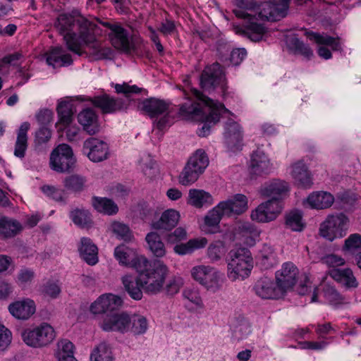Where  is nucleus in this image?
Returning <instances> with one entry per match:
<instances>
[{"label": "nucleus", "instance_id": "obj_1", "mask_svg": "<svg viewBox=\"0 0 361 361\" xmlns=\"http://www.w3.org/2000/svg\"><path fill=\"white\" fill-rule=\"evenodd\" d=\"M281 4L274 2H263L257 5L255 0H235L238 8L233 11L238 18L244 20L243 27L234 26L236 34L247 37L251 41L259 42L262 39L267 32L263 24L259 20L274 21L283 17V11L288 8L290 0H281Z\"/></svg>", "mask_w": 361, "mask_h": 361}, {"label": "nucleus", "instance_id": "obj_2", "mask_svg": "<svg viewBox=\"0 0 361 361\" xmlns=\"http://www.w3.org/2000/svg\"><path fill=\"white\" fill-rule=\"evenodd\" d=\"M54 25L63 35L67 49L73 53L81 56L85 53L84 48L87 47L99 58L108 54L109 49L96 39L94 24L83 16L61 14Z\"/></svg>", "mask_w": 361, "mask_h": 361}, {"label": "nucleus", "instance_id": "obj_3", "mask_svg": "<svg viewBox=\"0 0 361 361\" xmlns=\"http://www.w3.org/2000/svg\"><path fill=\"white\" fill-rule=\"evenodd\" d=\"M188 101L180 107V114L187 120L203 123L198 130L201 137L207 136L212 125L216 123L221 114L228 112L224 105L204 96L195 88H190V93L184 90Z\"/></svg>", "mask_w": 361, "mask_h": 361}, {"label": "nucleus", "instance_id": "obj_4", "mask_svg": "<svg viewBox=\"0 0 361 361\" xmlns=\"http://www.w3.org/2000/svg\"><path fill=\"white\" fill-rule=\"evenodd\" d=\"M132 266L139 274V280L145 293L157 295L162 291L169 274V269L163 261H149L146 257H140L135 259Z\"/></svg>", "mask_w": 361, "mask_h": 361}, {"label": "nucleus", "instance_id": "obj_5", "mask_svg": "<svg viewBox=\"0 0 361 361\" xmlns=\"http://www.w3.org/2000/svg\"><path fill=\"white\" fill-rule=\"evenodd\" d=\"M253 268V259L250 251L245 247L231 250L227 264L228 278L235 281L247 278Z\"/></svg>", "mask_w": 361, "mask_h": 361}, {"label": "nucleus", "instance_id": "obj_6", "mask_svg": "<svg viewBox=\"0 0 361 361\" xmlns=\"http://www.w3.org/2000/svg\"><path fill=\"white\" fill-rule=\"evenodd\" d=\"M209 165V158L202 149H197L188 159L178 177L179 183L185 186L197 180Z\"/></svg>", "mask_w": 361, "mask_h": 361}, {"label": "nucleus", "instance_id": "obj_7", "mask_svg": "<svg viewBox=\"0 0 361 361\" xmlns=\"http://www.w3.org/2000/svg\"><path fill=\"white\" fill-rule=\"evenodd\" d=\"M190 272L192 279L209 291L216 292L222 286L224 274L213 267L197 265L192 268Z\"/></svg>", "mask_w": 361, "mask_h": 361}, {"label": "nucleus", "instance_id": "obj_8", "mask_svg": "<svg viewBox=\"0 0 361 361\" xmlns=\"http://www.w3.org/2000/svg\"><path fill=\"white\" fill-rule=\"evenodd\" d=\"M349 219L343 213L329 215L319 228V233L323 238L333 241L344 237L348 229Z\"/></svg>", "mask_w": 361, "mask_h": 361}, {"label": "nucleus", "instance_id": "obj_9", "mask_svg": "<svg viewBox=\"0 0 361 361\" xmlns=\"http://www.w3.org/2000/svg\"><path fill=\"white\" fill-rule=\"evenodd\" d=\"M54 329L47 323H42L22 333L23 341L33 348H42L49 345L56 338Z\"/></svg>", "mask_w": 361, "mask_h": 361}, {"label": "nucleus", "instance_id": "obj_10", "mask_svg": "<svg viewBox=\"0 0 361 361\" xmlns=\"http://www.w3.org/2000/svg\"><path fill=\"white\" fill-rule=\"evenodd\" d=\"M140 108L144 114L151 118L162 116L155 123L158 129L163 130L169 124L170 103L156 98H149L143 100Z\"/></svg>", "mask_w": 361, "mask_h": 361}, {"label": "nucleus", "instance_id": "obj_11", "mask_svg": "<svg viewBox=\"0 0 361 361\" xmlns=\"http://www.w3.org/2000/svg\"><path fill=\"white\" fill-rule=\"evenodd\" d=\"M102 25L109 30L107 33L111 45L117 50L129 54L134 46L130 33L120 23L103 22Z\"/></svg>", "mask_w": 361, "mask_h": 361}, {"label": "nucleus", "instance_id": "obj_12", "mask_svg": "<svg viewBox=\"0 0 361 361\" xmlns=\"http://www.w3.org/2000/svg\"><path fill=\"white\" fill-rule=\"evenodd\" d=\"M76 163L72 148L67 144L59 145L50 155L49 165L52 170L59 173H69Z\"/></svg>", "mask_w": 361, "mask_h": 361}, {"label": "nucleus", "instance_id": "obj_13", "mask_svg": "<svg viewBox=\"0 0 361 361\" xmlns=\"http://www.w3.org/2000/svg\"><path fill=\"white\" fill-rule=\"evenodd\" d=\"M200 85L206 91L214 90L219 86L225 91V78L220 64L215 63L205 67L200 76Z\"/></svg>", "mask_w": 361, "mask_h": 361}, {"label": "nucleus", "instance_id": "obj_14", "mask_svg": "<svg viewBox=\"0 0 361 361\" xmlns=\"http://www.w3.org/2000/svg\"><path fill=\"white\" fill-rule=\"evenodd\" d=\"M282 205L276 200H268L252 212L251 219L260 223H267L275 220L281 212Z\"/></svg>", "mask_w": 361, "mask_h": 361}, {"label": "nucleus", "instance_id": "obj_15", "mask_svg": "<svg viewBox=\"0 0 361 361\" xmlns=\"http://www.w3.org/2000/svg\"><path fill=\"white\" fill-rule=\"evenodd\" d=\"M130 324V314L122 312L106 314L104 317L100 327L105 331H116L126 334L128 332Z\"/></svg>", "mask_w": 361, "mask_h": 361}, {"label": "nucleus", "instance_id": "obj_16", "mask_svg": "<svg viewBox=\"0 0 361 361\" xmlns=\"http://www.w3.org/2000/svg\"><path fill=\"white\" fill-rule=\"evenodd\" d=\"M298 274V269L290 262L283 263L281 268L276 272V284L283 294L293 288Z\"/></svg>", "mask_w": 361, "mask_h": 361}, {"label": "nucleus", "instance_id": "obj_17", "mask_svg": "<svg viewBox=\"0 0 361 361\" xmlns=\"http://www.w3.org/2000/svg\"><path fill=\"white\" fill-rule=\"evenodd\" d=\"M83 153L93 162H100L109 157V146L96 137H90L83 143Z\"/></svg>", "mask_w": 361, "mask_h": 361}, {"label": "nucleus", "instance_id": "obj_18", "mask_svg": "<svg viewBox=\"0 0 361 361\" xmlns=\"http://www.w3.org/2000/svg\"><path fill=\"white\" fill-rule=\"evenodd\" d=\"M290 191L288 183L281 179H273L265 182L259 188V193L264 197L280 201L288 196Z\"/></svg>", "mask_w": 361, "mask_h": 361}, {"label": "nucleus", "instance_id": "obj_19", "mask_svg": "<svg viewBox=\"0 0 361 361\" xmlns=\"http://www.w3.org/2000/svg\"><path fill=\"white\" fill-rule=\"evenodd\" d=\"M92 105L99 109L103 114H113L127 108L128 102L120 98H114L109 94L90 98Z\"/></svg>", "mask_w": 361, "mask_h": 361}, {"label": "nucleus", "instance_id": "obj_20", "mask_svg": "<svg viewBox=\"0 0 361 361\" xmlns=\"http://www.w3.org/2000/svg\"><path fill=\"white\" fill-rule=\"evenodd\" d=\"M122 304L123 300L121 297L111 293L104 294L91 305L90 311L95 314L113 312L121 307Z\"/></svg>", "mask_w": 361, "mask_h": 361}, {"label": "nucleus", "instance_id": "obj_21", "mask_svg": "<svg viewBox=\"0 0 361 361\" xmlns=\"http://www.w3.org/2000/svg\"><path fill=\"white\" fill-rule=\"evenodd\" d=\"M250 172L255 176H263L271 173L273 164L269 158L262 151H256L251 156Z\"/></svg>", "mask_w": 361, "mask_h": 361}, {"label": "nucleus", "instance_id": "obj_22", "mask_svg": "<svg viewBox=\"0 0 361 361\" xmlns=\"http://www.w3.org/2000/svg\"><path fill=\"white\" fill-rule=\"evenodd\" d=\"M254 290L263 299H276L283 295L280 288L269 278H262L257 281Z\"/></svg>", "mask_w": 361, "mask_h": 361}, {"label": "nucleus", "instance_id": "obj_23", "mask_svg": "<svg viewBox=\"0 0 361 361\" xmlns=\"http://www.w3.org/2000/svg\"><path fill=\"white\" fill-rule=\"evenodd\" d=\"M78 121L82 126L83 130L90 135L100 131L98 116L90 108L85 109L78 114Z\"/></svg>", "mask_w": 361, "mask_h": 361}, {"label": "nucleus", "instance_id": "obj_24", "mask_svg": "<svg viewBox=\"0 0 361 361\" xmlns=\"http://www.w3.org/2000/svg\"><path fill=\"white\" fill-rule=\"evenodd\" d=\"M46 61L48 65L56 67L68 66L73 63L71 54L62 47H54L46 54Z\"/></svg>", "mask_w": 361, "mask_h": 361}, {"label": "nucleus", "instance_id": "obj_25", "mask_svg": "<svg viewBox=\"0 0 361 361\" xmlns=\"http://www.w3.org/2000/svg\"><path fill=\"white\" fill-rule=\"evenodd\" d=\"M8 310L14 317L25 320L35 312L36 307L32 300L24 299L11 303Z\"/></svg>", "mask_w": 361, "mask_h": 361}, {"label": "nucleus", "instance_id": "obj_26", "mask_svg": "<svg viewBox=\"0 0 361 361\" xmlns=\"http://www.w3.org/2000/svg\"><path fill=\"white\" fill-rule=\"evenodd\" d=\"M290 168L291 176L298 186L304 188H309L312 186L311 174L303 161H297L292 164Z\"/></svg>", "mask_w": 361, "mask_h": 361}, {"label": "nucleus", "instance_id": "obj_27", "mask_svg": "<svg viewBox=\"0 0 361 361\" xmlns=\"http://www.w3.org/2000/svg\"><path fill=\"white\" fill-rule=\"evenodd\" d=\"M219 203L223 207V212L226 213L227 216L242 214L247 209V199L242 194H237L233 198Z\"/></svg>", "mask_w": 361, "mask_h": 361}, {"label": "nucleus", "instance_id": "obj_28", "mask_svg": "<svg viewBox=\"0 0 361 361\" xmlns=\"http://www.w3.org/2000/svg\"><path fill=\"white\" fill-rule=\"evenodd\" d=\"M179 219V212L175 209H169L162 213L159 219L152 221L151 226L156 230L169 231L178 224Z\"/></svg>", "mask_w": 361, "mask_h": 361}, {"label": "nucleus", "instance_id": "obj_29", "mask_svg": "<svg viewBox=\"0 0 361 361\" xmlns=\"http://www.w3.org/2000/svg\"><path fill=\"white\" fill-rule=\"evenodd\" d=\"M124 290L135 300H140L143 297L142 286L139 280V274L136 277L131 274H125L121 277Z\"/></svg>", "mask_w": 361, "mask_h": 361}, {"label": "nucleus", "instance_id": "obj_30", "mask_svg": "<svg viewBox=\"0 0 361 361\" xmlns=\"http://www.w3.org/2000/svg\"><path fill=\"white\" fill-rule=\"evenodd\" d=\"M334 202V196L327 192H312L306 199V204L312 209H324L330 207Z\"/></svg>", "mask_w": 361, "mask_h": 361}, {"label": "nucleus", "instance_id": "obj_31", "mask_svg": "<svg viewBox=\"0 0 361 361\" xmlns=\"http://www.w3.org/2000/svg\"><path fill=\"white\" fill-rule=\"evenodd\" d=\"M78 250L80 257L89 265H95L98 262L97 247L90 238H82Z\"/></svg>", "mask_w": 361, "mask_h": 361}, {"label": "nucleus", "instance_id": "obj_32", "mask_svg": "<svg viewBox=\"0 0 361 361\" xmlns=\"http://www.w3.org/2000/svg\"><path fill=\"white\" fill-rule=\"evenodd\" d=\"M188 204L200 209L209 207L213 204L214 200L212 195L200 189L192 188L188 191Z\"/></svg>", "mask_w": 361, "mask_h": 361}, {"label": "nucleus", "instance_id": "obj_33", "mask_svg": "<svg viewBox=\"0 0 361 361\" xmlns=\"http://www.w3.org/2000/svg\"><path fill=\"white\" fill-rule=\"evenodd\" d=\"M259 234L260 231L248 222L240 224L235 228V235L248 245H254Z\"/></svg>", "mask_w": 361, "mask_h": 361}, {"label": "nucleus", "instance_id": "obj_34", "mask_svg": "<svg viewBox=\"0 0 361 361\" xmlns=\"http://www.w3.org/2000/svg\"><path fill=\"white\" fill-rule=\"evenodd\" d=\"M208 243L204 237L190 239L187 243H180L174 246L173 251L178 255H186L204 248Z\"/></svg>", "mask_w": 361, "mask_h": 361}, {"label": "nucleus", "instance_id": "obj_35", "mask_svg": "<svg viewBox=\"0 0 361 361\" xmlns=\"http://www.w3.org/2000/svg\"><path fill=\"white\" fill-rule=\"evenodd\" d=\"M114 256L119 264L130 267L133 269V267L132 264L135 259L140 257H145L143 255H137L134 249L130 248L125 245H120L115 248Z\"/></svg>", "mask_w": 361, "mask_h": 361}, {"label": "nucleus", "instance_id": "obj_36", "mask_svg": "<svg viewBox=\"0 0 361 361\" xmlns=\"http://www.w3.org/2000/svg\"><path fill=\"white\" fill-rule=\"evenodd\" d=\"M330 276L346 288H355L357 282L350 269H333L329 271Z\"/></svg>", "mask_w": 361, "mask_h": 361}, {"label": "nucleus", "instance_id": "obj_37", "mask_svg": "<svg viewBox=\"0 0 361 361\" xmlns=\"http://www.w3.org/2000/svg\"><path fill=\"white\" fill-rule=\"evenodd\" d=\"M30 129L28 122L23 123L18 131L17 138L14 146L13 154L16 157L22 159L25 157L27 148V131Z\"/></svg>", "mask_w": 361, "mask_h": 361}, {"label": "nucleus", "instance_id": "obj_38", "mask_svg": "<svg viewBox=\"0 0 361 361\" xmlns=\"http://www.w3.org/2000/svg\"><path fill=\"white\" fill-rule=\"evenodd\" d=\"M224 138L227 145L231 147H235L241 142L243 138L242 130L237 122L229 120L226 123Z\"/></svg>", "mask_w": 361, "mask_h": 361}, {"label": "nucleus", "instance_id": "obj_39", "mask_svg": "<svg viewBox=\"0 0 361 361\" xmlns=\"http://www.w3.org/2000/svg\"><path fill=\"white\" fill-rule=\"evenodd\" d=\"M257 260L262 269H268L278 262L276 254L274 248L269 245H264L257 255Z\"/></svg>", "mask_w": 361, "mask_h": 361}, {"label": "nucleus", "instance_id": "obj_40", "mask_svg": "<svg viewBox=\"0 0 361 361\" xmlns=\"http://www.w3.org/2000/svg\"><path fill=\"white\" fill-rule=\"evenodd\" d=\"M23 229L21 224L17 220L3 217L0 219V234L4 238H12Z\"/></svg>", "mask_w": 361, "mask_h": 361}, {"label": "nucleus", "instance_id": "obj_41", "mask_svg": "<svg viewBox=\"0 0 361 361\" xmlns=\"http://www.w3.org/2000/svg\"><path fill=\"white\" fill-rule=\"evenodd\" d=\"M149 250L157 257H163L166 255V248L160 235L157 232H150L145 237Z\"/></svg>", "mask_w": 361, "mask_h": 361}, {"label": "nucleus", "instance_id": "obj_42", "mask_svg": "<svg viewBox=\"0 0 361 361\" xmlns=\"http://www.w3.org/2000/svg\"><path fill=\"white\" fill-rule=\"evenodd\" d=\"M305 35L310 40L314 41L317 44L330 46L335 51L342 49L339 38H334L327 35H320L314 32H306Z\"/></svg>", "mask_w": 361, "mask_h": 361}, {"label": "nucleus", "instance_id": "obj_43", "mask_svg": "<svg viewBox=\"0 0 361 361\" xmlns=\"http://www.w3.org/2000/svg\"><path fill=\"white\" fill-rule=\"evenodd\" d=\"M92 205L97 212L107 215L116 214L118 211L117 204L111 200L106 197H94Z\"/></svg>", "mask_w": 361, "mask_h": 361}, {"label": "nucleus", "instance_id": "obj_44", "mask_svg": "<svg viewBox=\"0 0 361 361\" xmlns=\"http://www.w3.org/2000/svg\"><path fill=\"white\" fill-rule=\"evenodd\" d=\"M149 327L147 318L140 314H130V324H129L128 332L135 336L145 334Z\"/></svg>", "mask_w": 361, "mask_h": 361}, {"label": "nucleus", "instance_id": "obj_45", "mask_svg": "<svg viewBox=\"0 0 361 361\" xmlns=\"http://www.w3.org/2000/svg\"><path fill=\"white\" fill-rule=\"evenodd\" d=\"M226 216V213L223 212V207L219 203L204 217V224L209 228H216L223 216Z\"/></svg>", "mask_w": 361, "mask_h": 361}, {"label": "nucleus", "instance_id": "obj_46", "mask_svg": "<svg viewBox=\"0 0 361 361\" xmlns=\"http://www.w3.org/2000/svg\"><path fill=\"white\" fill-rule=\"evenodd\" d=\"M114 360L111 348L104 343L98 345L90 355V361H114Z\"/></svg>", "mask_w": 361, "mask_h": 361}, {"label": "nucleus", "instance_id": "obj_47", "mask_svg": "<svg viewBox=\"0 0 361 361\" xmlns=\"http://www.w3.org/2000/svg\"><path fill=\"white\" fill-rule=\"evenodd\" d=\"M286 226L293 231H301L305 227L302 213L298 210H294L287 214Z\"/></svg>", "mask_w": 361, "mask_h": 361}, {"label": "nucleus", "instance_id": "obj_48", "mask_svg": "<svg viewBox=\"0 0 361 361\" xmlns=\"http://www.w3.org/2000/svg\"><path fill=\"white\" fill-rule=\"evenodd\" d=\"M233 336L236 340L245 338L252 331L250 322L245 319H238L233 326Z\"/></svg>", "mask_w": 361, "mask_h": 361}, {"label": "nucleus", "instance_id": "obj_49", "mask_svg": "<svg viewBox=\"0 0 361 361\" xmlns=\"http://www.w3.org/2000/svg\"><path fill=\"white\" fill-rule=\"evenodd\" d=\"M225 253V245L221 240H216L212 243L207 250V256L212 262L219 261Z\"/></svg>", "mask_w": 361, "mask_h": 361}, {"label": "nucleus", "instance_id": "obj_50", "mask_svg": "<svg viewBox=\"0 0 361 361\" xmlns=\"http://www.w3.org/2000/svg\"><path fill=\"white\" fill-rule=\"evenodd\" d=\"M59 122L62 125H68L73 122V112L72 105L66 102H61L57 107Z\"/></svg>", "mask_w": 361, "mask_h": 361}, {"label": "nucleus", "instance_id": "obj_51", "mask_svg": "<svg viewBox=\"0 0 361 361\" xmlns=\"http://www.w3.org/2000/svg\"><path fill=\"white\" fill-rule=\"evenodd\" d=\"M287 42L291 49L307 59H310L313 55L312 50L295 37L289 38Z\"/></svg>", "mask_w": 361, "mask_h": 361}, {"label": "nucleus", "instance_id": "obj_52", "mask_svg": "<svg viewBox=\"0 0 361 361\" xmlns=\"http://www.w3.org/2000/svg\"><path fill=\"white\" fill-rule=\"evenodd\" d=\"M71 218L75 224L80 227L89 226L92 223L90 213L84 209H75L71 212Z\"/></svg>", "mask_w": 361, "mask_h": 361}, {"label": "nucleus", "instance_id": "obj_53", "mask_svg": "<svg viewBox=\"0 0 361 361\" xmlns=\"http://www.w3.org/2000/svg\"><path fill=\"white\" fill-rule=\"evenodd\" d=\"M86 180L84 177L78 175H72L64 180V186L75 192H79L84 189Z\"/></svg>", "mask_w": 361, "mask_h": 361}, {"label": "nucleus", "instance_id": "obj_54", "mask_svg": "<svg viewBox=\"0 0 361 361\" xmlns=\"http://www.w3.org/2000/svg\"><path fill=\"white\" fill-rule=\"evenodd\" d=\"M323 293L324 298L331 305L338 306L343 302V298L331 286L325 284Z\"/></svg>", "mask_w": 361, "mask_h": 361}, {"label": "nucleus", "instance_id": "obj_55", "mask_svg": "<svg viewBox=\"0 0 361 361\" xmlns=\"http://www.w3.org/2000/svg\"><path fill=\"white\" fill-rule=\"evenodd\" d=\"M111 228L116 236L124 241H130L133 238L129 227L124 224L114 222L111 225Z\"/></svg>", "mask_w": 361, "mask_h": 361}, {"label": "nucleus", "instance_id": "obj_56", "mask_svg": "<svg viewBox=\"0 0 361 361\" xmlns=\"http://www.w3.org/2000/svg\"><path fill=\"white\" fill-rule=\"evenodd\" d=\"M41 292L45 297L54 299L61 293V288L57 282L49 281L42 285Z\"/></svg>", "mask_w": 361, "mask_h": 361}, {"label": "nucleus", "instance_id": "obj_57", "mask_svg": "<svg viewBox=\"0 0 361 361\" xmlns=\"http://www.w3.org/2000/svg\"><path fill=\"white\" fill-rule=\"evenodd\" d=\"M115 91L117 94H122L126 98H130L134 94H138L141 91V88L137 85H130L126 82L122 84H113Z\"/></svg>", "mask_w": 361, "mask_h": 361}, {"label": "nucleus", "instance_id": "obj_58", "mask_svg": "<svg viewBox=\"0 0 361 361\" xmlns=\"http://www.w3.org/2000/svg\"><path fill=\"white\" fill-rule=\"evenodd\" d=\"M41 190L47 197L54 200L57 202H63L65 199V192L51 185H43L41 187Z\"/></svg>", "mask_w": 361, "mask_h": 361}, {"label": "nucleus", "instance_id": "obj_59", "mask_svg": "<svg viewBox=\"0 0 361 361\" xmlns=\"http://www.w3.org/2000/svg\"><path fill=\"white\" fill-rule=\"evenodd\" d=\"M74 354V345L72 342L68 339H61L57 343V350L55 353L56 358L66 355Z\"/></svg>", "mask_w": 361, "mask_h": 361}, {"label": "nucleus", "instance_id": "obj_60", "mask_svg": "<svg viewBox=\"0 0 361 361\" xmlns=\"http://www.w3.org/2000/svg\"><path fill=\"white\" fill-rule=\"evenodd\" d=\"M360 248H361V235L358 233L351 234L345 240L344 250L353 252Z\"/></svg>", "mask_w": 361, "mask_h": 361}, {"label": "nucleus", "instance_id": "obj_61", "mask_svg": "<svg viewBox=\"0 0 361 361\" xmlns=\"http://www.w3.org/2000/svg\"><path fill=\"white\" fill-rule=\"evenodd\" d=\"M298 292L301 295H305L307 293H311L310 302H314L317 301V288L313 287L312 290L311 283L308 279H305V283L301 284L298 288Z\"/></svg>", "mask_w": 361, "mask_h": 361}, {"label": "nucleus", "instance_id": "obj_62", "mask_svg": "<svg viewBox=\"0 0 361 361\" xmlns=\"http://www.w3.org/2000/svg\"><path fill=\"white\" fill-rule=\"evenodd\" d=\"M183 284V279L179 276H173L171 278L166 286V291L167 294L173 295L176 294Z\"/></svg>", "mask_w": 361, "mask_h": 361}, {"label": "nucleus", "instance_id": "obj_63", "mask_svg": "<svg viewBox=\"0 0 361 361\" xmlns=\"http://www.w3.org/2000/svg\"><path fill=\"white\" fill-rule=\"evenodd\" d=\"M183 295L185 299L188 300L196 306H202V300L197 289L187 288L184 290Z\"/></svg>", "mask_w": 361, "mask_h": 361}, {"label": "nucleus", "instance_id": "obj_64", "mask_svg": "<svg viewBox=\"0 0 361 361\" xmlns=\"http://www.w3.org/2000/svg\"><path fill=\"white\" fill-rule=\"evenodd\" d=\"M35 277V272L28 268H22L18 274V282L20 285H26L30 283Z\"/></svg>", "mask_w": 361, "mask_h": 361}]
</instances>
